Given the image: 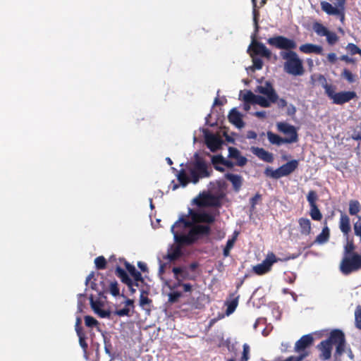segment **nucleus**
<instances>
[{
    "label": "nucleus",
    "mask_w": 361,
    "mask_h": 361,
    "mask_svg": "<svg viewBox=\"0 0 361 361\" xmlns=\"http://www.w3.org/2000/svg\"><path fill=\"white\" fill-rule=\"evenodd\" d=\"M225 177L232 183L233 189L236 192L240 190L243 183V178L240 176L233 173H226Z\"/></svg>",
    "instance_id": "393cba45"
},
{
    "label": "nucleus",
    "mask_w": 361,
    "mask_h": 361,
    "mask_svg": "<svg viewBox=\"0 0 361 361\" xmlns=\"http://www.w3.org/2000/svg\"><path fill=\"white\" fill-rule=\"evenodd\" d=\"M176 176L180 185L183 187H185L190 182H191V177H189L187 175L185 169L180 170Z\"/></svg>",
    "instance_id": "2f4dec72"
},
{
    "label": "nucleus",
    "mask_w": 361,
    "mask_h": 361,
    "mask_svg": "<svg viewBox=\"0 0 361 361\" xmlns=\"http://www.w3.org/2000/svg\"><path fill=\"white\" fill-rule=\"evenodd\" d=\"M251 152L261 160L267 163H272L274 161L273 154L265 150L264 148L258 147H252Z\"/></svg>",
    "instance_id": "2eb2a0df"
},
{
    "label": "nucleus",
    "mask_w": 361,
    "mask_h": 361,
    "mask_svg": "<svg viewBox=\"0 0 361 361\" xmlns=\"http://www.w3.org/2000/svg\"><path fill=\"white\" fill-rule=\"evenodd\" d=\"M94 264L96 268L99 270L105 269L106 267V260L103 256L96 257L94 259Z\"/></svg>",
    "instance_id": "c03bdc74"
},
{
    "label": "nucleus",
    "mask_w": 361,
    "mask_h": 361,
    "mask_svg": "<svg viewBox=\"0 0 361 361\" xmlns=\"http://www.w3.org/2000/svg\"><path fill=\"white\" fill-rule=\"evenodd\" d=\"M358 219V221L353 225V229L355 235L360 237L361 241V217L359 216Z\"/></svg>",
    "instance_id": "4d7b16f0"
},
{
    "label": "nucleus",
    "mask_w": 361,
    "mask_h": 361,
    "mask_svg": "<svg viewBox=\"0 0 361 361\" xmlns=\"http://www.w3.org/2000/svg\"><path fill=\"white\" fill-rule=\"evenodd\" d=\"M228 157L236 160L235 164L238 166H244L247 162V159L241 155L240 152L235 147H228Z\"/></svg>",
    "instance_id": "dca6fc26"
},
{
    "label": "nucleus",
    "mask_w": 361,
    "mask_h": 361,
    "mask_svg": "<svg viewBox=\"0 0 361 361\" xmlns=\"http://www.w3.org/2000/svg\"><path fill=\"white\" fill-rule=\"evenodd\" d=\"M197 204L200 207H216L221 206V199L219 197L207 194L200 197L197 201Z\"/></svg>",
    "instance_id": "ddd939ff"
},
{
    "label": "nucleus",
    "mask_w": 361,
    "mask_h": 361,
    "mask_svg": "<svg viewBox=\"0 0 361 361\" xmlns=\"http://www.w3.org/2000/svg\"><path fill=\"white\" fill-rule=\"evenodd\" d=\"M256 104H259L262 107H269L271 104H273L267 97H264L263 96L257 95L255 103Z\"/></svg>",
    "instance_id": "a19ab883"
},
{
    "label": "nucleus",
    "mask_w": 361,
    "mask_h": 361,
    "mask_svg": "<svg viewBox=\"0 0 361 361\" xmlns=\"http://www.w3.org/2000/svg\"><path fill=\"white\" fill-rule=\"evenodd\" d=\"M340 60L343 61L348 63H355V60L353 58H350L347 55H343L340 57Z\"/></svg>",
    "instance_id": "69168bd1"
},
{
    "label": "nucleus",
    "mask_w": 361,
    "mask_h": 361,
    "mask_svg": "<svg viewBox=\"0 0 361 361\" xmlns=\"http://www.w3.org/2000/svg\"><path fill=\"white\" fill-rule=\"evenodd\" d=\"M334 4V8H345L346 0H330Z\"/></svg>",
    "instance_id": "680f3d73"
},
{
    "label": "nucleus",
    "mask_w": 361,
    "mask_h": 361,
    "mask_svg": "<svg viewBox=\"0 0 361 361\" xmlns=\"http://www.w3.org/2000/svg\"><path fill=\"white\" fill-rule=\"evenodd\" d=\"M130 310L128 307H124L121 310H118L115 312V314L119 317L128 316L129 314Z\"/></svg>",
    "instance_id": "e2e57ef3"
},
{
    "label": "nucleus",
    "mask_w": 361,
    "mask_h": 361,
    "mask_svg": "<svg viewBox=\"0 0 361 361\" xmlns=\"http://www.w3.org/2000/svg\"><path fill=\"white\" fill-rule=\"evenodd\" d=\"M300 233L302 235H308L311 233V221L307 218H300L298 219Z\"/></svg>",
    "instance_id": "bb28decb"
},
{
    "label": "nucleus",
    "mask_w": 361,
    "mask_h": 361,
    "mask_svg": "<svg viewBox=\"0 0 361 361\" xmlns=\"http://www.w3.org/2000/svg\"><path fill=\"white\" fill-rule=\"evenodd\" d=\"M252 14H253V23H254V25H255V32L257 33L259 31V12L257 7H253Z\"/></svg>",
    "instance_id": "a18cd8bd"
},
{
    "label": "nucleus",
    "mask_w": 361,
    "mask_h": 361,
    "mask_svg": "<svg viewBox=\"0 0 361 361\" xmlns=\"http://www.w3.org/2000/svg\"><path fill=\"white\" fill-rule=\"evenodd\" d=\"M125 266H126L127 271L129 272V274L131 275V276L134 279V280H135L134 285H135V286H139L138 282H142V283L144 282V279L142 276L141 273L140 271H138L133 265L130 264L128 262H126Z\"/></svg>",
    "instance_id": "aec40b11"
},
{
    "label": "nucleus",
    "mask_w": 361,
    "mask_h": 361,
    "mask_svg": "<svg viewBox=\"0 0 361 361\" xmlns=\"http://www.w3.org/2000/svg\"><path fill=\"white\" fill-rule=\"evenodd\" d=\"M327 59L331 63H335L337 61V56L335 53H329L327 55Z\"/></svg>",
    "instance_id": "774afa93"
},
{
    "label": "nucleus",
    "mask_w": 361,
    "mask_h": 361,
    "mask_svg": "<svg viewBox=\"0 0 361 361\" xmlns=\"http://www.w3.org/2000/svg\"><path fill=\"white\" fill-rule=\"evenodd\" d=\"M236 240V238L234 236L231 239H228L226 242V245L224 249L223 255L224 257H227L230 255V250L233 248L235 241Z\"/></svg>",
    "instance_id": "37998d69"
},
{
    "label": "nucleus",
    "mask_w": 361,
    "mask_h": 361,
    "mask_svg": "<svg viewBox=\"0 0 361 361\" xmlns=\"http://www.w3.org/2000/svg\"><path fill=\"white\" fill-rule=\"evenodd\" d=\"M190 239L192 240V243H195L197 240L199 239L198 237L196 235L192 227H191L190 230L187 234Z\"/></svg>",
    "instance_id": "0e129e2a"
},
{
    "label": "nucleus",
    "mask_w": 361,
    "mask_h": 361,
    "mask_svg": "<svg viewBox=\"0 0 361 361\" xmlns=\"http://www.w3.org/2000/svg\"><path fill=\"white\" fill-rule=\"evenodd\" d=\"M172 271L176 280H179V279L185 280L189 277V273L185 267H175L173 268Z\"/></svg>",
    "instance_id": "c85d7f7f"
},
{
    "label": "nucleus",
    "mask_w": 361,
    "mask_h": 361,
    "mask_svg": "<svg viewBox=\"0 0 361 361\" xmlns=\"http://www.w3.org/2000/svg\"><path fill=\"white\" fill-rule=\"evenodd\" d=\"M236 293H237V290L233 293H231L229 295L230 300L227 301L226 302V305L227 306V309H226L227 315L232 314L235 311V310L236 309V307L238 305V300H239L240 296L237 295Z\"/></svg>",
    "instance_id": "5701e85b"
},
{
    "label": "nucleus",
    "mask_w": 361,
    "mask_h": 361,
    "mask_svg": "<svg viewBox=\"0 0 361 361\" xmlns=\"http://www.w3.org/2000/svg\"><path fill=\"white\" fill-rule=\"evenodd\" d=\"M84 319L87 327H94L99 325L98 321L92 316L87 315L84 317Z\"/></svg>",
    "instance_id": "8fccbe9b"
},
{
    "label": "nucleus",
    "mask_w": 361,
    "mask_h": 361,
    "mask_svg": "<svg viewBox=\"0 0 361 361\" xmlns=\"http://www.w3.org/2000/svg\"><path fill=\"white\" fill-rule=\"evenodd\" d=\"M187 170L191 177V182L194 184H197L202 178L209 177L212 172L209 170L205 160L197 153L194 155V161L187 166Z\"/></svg>",
    "instance_id": "7ed1b4c3"
},
{
    "label": "nucleus",
    "mask_w": 361,
    "mask_h": 361,
    "mask_svg": "<svg viewBox=\"0 0 361 361\" xmlns=\"http://www.w3.org/2000/svg\"><path fill=\"white\" fill-rule=\"evenodd\" d=\"M361 210V204L358 200H352L349 202V214L357 215Z\"/></svg>",
    "instance_id": "c9c22d12"
},
{
    "label": "nucleus",
    "mask_w": 361,
    "mask_h": 361,
    "mask_svg": "<svg viewBox=\"0 0 361 361\" xmlns=\"http://www.w3.org/2000/svg\"><path fill=\"white\" fill-rule=\"evenodd\" d=\"M260 199H261V195L259 193H257L254 197H252L250 200V202L252 207H254L255 206V204H257V201Z\"/></svg>",
    "instance_id": "338daca9"
},
{
    "label": "nucleus",
    "mask_w": 361,
    "mask_h": 361,
    "mask_svg": "<svg viewBox=\"0 0 361 361\" xmlns=\"http://www.w3.org/2000/svg\"><path fill=\"white\" fill-rule=\"evenodd\" d=\"M116 275L121 279L122 283L130 288L131 285H134V282L129 277L126 271L120 267H117L115 270Z\"/></svg>",
    "instance_id": "b1692460"
},
{
    "label": "nucleus",
    "mask_w": 361,
    "mask_h": 361,
    "mask_svg": "<svg viewBox=\"0 0 361 361\" xmlns=\"http://www.w3.org/2000/svg\"><path fill=\"white\" fill-rule=\"evenodd\" d=\"M298 164L299 163L298 160L293 159L283 164L276 170H273L271 168L267 167L265 169L264 173L267 176L275 179H279L281 177L287 176L292 173L298 168Z\"/></svg>",
    "instance_id": "423d86ee"
},
{
    "label": "nucleus",
    "mask_w": 361,
    "mask_h": 361,
    "mask_svg": "<svg viewBox=\"0 0 361 361\" xmlns=\"http://www.w3.org/2000/svg\"><path fill=\"white\" fill-rule=\"evenodd\" d=\"M312 28L314 31L317 33V35L320 37H324L328 35V32L329 31L327 27L323 25L322 23L319 22H315L313 23Z\"/></svg>",
    "instance_id": "f704fd0d"
},
{
    "label": "nucleus",
    "mask_w": 361,
    "mask_h": 361,
    "mask_svg": "<svg viewBox=\"0 0 361 361\" xmlns=\"http://www.w3.org/2000/svg\"><path fill=\"white\" fill-rule=\"evenodd\" d=\"M339 228L341 232L348 235L351 230L350 218L346 214H341L339 222Z\"/></svg>",
    "instance_id": "a878e982"
},
{
    "label": "nucleus",
    "mask_w": 361,
    "mask_h": 361,
    "mask_svg": "<svg viewBox=\"0 0 361 361\" xmlns=\"http://www.w3.org/2000/svg\"><path fill=\"white\" fill-rule=\"evenodd\" d=\"M314 342V338L312 334L302 336L295 344V350L300 352L310 347Z\"/></svg>",
    "instance_id": "f3484780"
},
{
    "label": "nucleus",
    "mask_w": 361,
    "mask_h": 361,
    "mask_svg": "<svg viewBox=\"0 0 361 361\" xmlns=\"http://www.w3.org/2000/svg\"><path fill=\"white\" fill-rule=\"evenodd\" d=\"M310 214L314 221H320L322 219V214L317 206L310 207Z\"/></svg>",
    "instance_id": "79ce46f5"
},
{
    "label": "nucleus",
    "mask_w": 361,
    "mask_h": 361,
    "mask_svg": "<svg viewBox=\"0 0 361 361\" xmlns=\"http://www.w3.org/2000/svg\"><path fill=\"white\" fill-rule=\"evenodd\" d=\"M307 200L309 202L310 207H316L317 201L318 200V195L314 190H310L307 195Z\"/></svg>",
    "instance_id": "ea45409f"
},
{
    "label": "nucleus",
    "mask_w": 361,
    "mask_h": 361,
    "mask_svg": "<svg viewBox=\"0 0 361 361\" xmlns=\"http://www.w3.org/2000/svg\"><path fill=\"white\" fill-rule=\"evenodd\" d=\"M345 49L351 55L360 54L361 56V49L353 43H348Z\"/></svg>",
    "instance_id": "49530a36"
},
{
    "label": "nucleus",
    "mask_w": 361,
    "mask_h": 361,
    "mask_svg": "<svg viewBox=\"0 0 361 361\" xmlns=\"http://www.w3.org/2000/svg\"><path fill=\"white\" fill-rule=\"evenodd\" d=\"M256 35L257 33L255 32L251 36L252 43L249 47V49H251L250 54L270 59L271 56V51L268 49L263 43L256 40Z\"/></svg>",
    "instance_id": "9d476101"
},
{
    "label": "nucleus",
    "mask_w": 361,
    "mask_h": 361,
    "mask_svg": "<svg viewBox=\"0 0 361 361\" xmlns=\"http://www.w3.org/2000/svg\"><path fill=\"white\" fill-rule=\"evenodd\" d=\"M322 10L329 16H338L340 20L343 23L345 20V8H334V6L329 2L322 1L320 3Z\"/></svg>",
    "instance_id": "f8f14e48"
},
{
    "label": "nucleus",
    "mask_w": 361,
    "mask_h": 361,
    "mask_svg": "<svg viewBox=\"0 0 361 361\" xmlns=\"http://www.w3.org/2000/svg\"><path fill=\"white\" fill-rule=\"evenodd\" d=\"M242 94L243 91H240V96H242L244 102L252 104L255 103L257 95L254 94L252 91L246 90L243 94Z\"/></svg>",
    "instance_id": "e433bc0d"
},
{
    "label": "nucleus",
    "mask_w": 361,
    "mask_h": 361,
    "mask_svg": "<svg viewBox=\"0 0 361 361\" xmlns=\"http://www.w3.org/2000/svg\"><path fill=\"white\" fill-rule=\"evenodd\" d=\"M333 345H336L335 356L342 355L345 352V337L341 330H332L329 337L318 344L317 348L321 352L319 358L322 360H328L331 358Z\"/></svg>",
    "instance_id": "f03ea898"
},
{
    "label": "nucleus",
    "mask_w": 361,
    "mask_h": 361,
    "mask_svg": "<svg viewBox=\"0 0 361 361\" xmlns=\"http://www.w3.org/2000/svg\"><path fill=\"white\" fill-rule=\"evenodd\" d=\"M341 76L350 83H353L355 81V75L347 68L343 69L341 73Z\"/></svg>",
    "instance_id": "09e8293b"
},
{
    "label": "nucleus",
    "mask_w": 361,
    "mask_h": 361,
    "mask_svg": "<svg viewBox=\"0 0 361 361\" xmlns=\"http://www.w3.org/2000/svg\"><path fill=\"white\" fill-rule=\"evenodd\" d=\"M325 37H326V41L330 45L335 44L338 40V37L337 35L335 32L331 31H329L328 35Z\"/></svg>",
    "instance_id": "864d4df0"
},
{
    "label": "nucleus",
    "mask_w": 361,
    "mask_h": 361,
    "mask_svg": "<svg viewBox=\"0 0 361 361\" xmlns=\"http://www.w3.org/2000/svg\"><path fill=\"white\" fill-rule=\"evenodd\" d=\"M284 279L286 282L293 284L296 279V275L292 272L285 273Z\"/></svg>",
    "instance_id": "bf43d9fd"
},
{
    "label": "nucleus",
    "mask_w": 361,
    "mask_h": 361,
    "mask_svg": "<svg viewBox=\"0 0 361 361\" xmlns=\"http://www.w3.org/2000/svg\"><path fill=\"white\" fill-rule=\"evenodd\" d=\"M329 237H330V230L326 225V222L325 221V226L322 228L321 233H319L317 236V238L315 239V242L319 244L325 243L326 242H327L329 240Z\"/></svg>",
    "instance_id": "c756f323"
},
{
    "label": "nucleus",
    "mask_w": 361,
    "mask_h": 361,
    "mask_svg": "<svg viewBox=\"0 0 361 361\" xmlns=\"http://www.w3.org/2000/svg\"><path fill=\"white\" fill-rule=\"evenodd\" d=\"M356 247L354 244L353 240H347L345 245L343 247V256L359 254L355 251Z\"/></svg>",
    "instance_id": "473e14b6"
},
{
    "label": "nucleus",
    "mask_w": 361,
    "mask_h": 361,
    "mask_svg": "<svg viewBox=\"0 0 361 361\" xmlns=\"http://www.w3.org/2000/svg\"><path fill=\"white\" fill-rule=\"evenodd\" d=\"M90 304L92 308L94 310V311L99 314V316L102 318H106L110 317V312L106 311L104 310H101L97 303L94 301L93 297H90Z\"/></svg>",
    "instance_id": "72a5a7b5"
},
{
    "label": "nucleus",
    "mask_w": 361,
    "mask_h": 361,
    "mask_svg": "<svg viewBox=\"0 0 361 361\" xmlns=\"http://www.w3.org/2000/svg\"><path fill=\"white\" fill-rule=\"evenodd\" d=\"M255 92L265 95L272 103H276L278 100V94L269 81H266L264 85H258Z\"/></svg>",
    "instance_id": "9b49d317"
},
{
    "label": "nucleus",
    "mask_w": 361,
    "mask_h": 361,
    "mask_svg": "<svg viewBox=\"0 0 361 361\" xmlns=\"http://www.w3.org/2000/svg\"><path fill=\"white\" fill-rule=\"evenodd\" d=\"M79 338V344L82 349L83 350L84 353H87L88 349V344L86 342V336L85 333H81L80 334H77Z\"/></svg>",
    "instance_id": "de8ad7c7"
},
{
    "label": "nucleus",
    "mask_w": 361,
    "mask_h": 361,
    "mask_svg": "<svg viewBox=\"0 0 361 361\" xmlns=\"http://www.w3.org/2000/svg\"><path fill=\"white\" fill-rule=\"evenodd\" d=\"M278 259L273 253H269L261 264H258L253 267L252 270L257 275H263L271 270L274 263L276 262Z\"/></svg>",
    "instance_id": "1a4fd4ad"
},
{
    "label": "nucleus",
    "mask_w": 361,
    "mask_h": 361,
    "mask_svg": "<svg viewBox=\"0 0 361 361\" xmlns=\"http://www.w3.org/2000/svg\"><path fill=\"white\" fill-rule=\"evenodd\" d=\"M192 219L199 223L212 224L215 221L214 215L203 212L192 214Z\"/></svg>",
    "instance_id": "a211bd4d"
},
{
    "label": "nucleus",
    "mask_w": 361,
    "mask_h": 361,
    "mask_svg": "<svg viewBox=\"0 0 361 361\" xmlns=\"http://www.w3.org/2000/svg\"><path fill=\"white\" fill-rule=\"evenodd\" d=\"M228 118L230 123L240 128L245 123L242 119V116L236 109H232L228 114Z\"/></svg>",
    "instance_id": "6ab92c4d"
},
{
    "label": "nucleus",
    "mask_w": 361,
    "mask_h": 361,
    "mask_svg": "<svg viewBox=\"0 0 361 361\" xmlns=\"http://www.w3.org/2000/svg\"><path fill=\"white\" fill-rule=\"evenodd\" d=\"M180 223H183L184 227L192 226V223L190 221L185 219L184 217L180 218L171 227V232L173 233L176 243L180 247L194 244L192 240L190 239L187 234H179L178 232L175 231V228L177 227Z\"/></svg>",
    "instance_id": "6e6552de"
},
{
    "label": "nucleus",
    "mask_w": 361,
    "mask_h": 361,
    "mask_svg": "<svg viewBox=\"0 0 361 361\" xmlns=\"http://www.w3.org/2000/svg\"><path fill=\"white\" fill-rule=\"evenodd\" d=\"M299 50L305 54L314 53L317 54H322L323 49L321 46L313 44H304L299 47Z\"/></svg>",
    "instance_id": "4be33fe9"
},
{
    "label": "nucleus",
    "mask_w": 361,
    "mask_h": 361,
    "mask_svg": "<svg viewBox=\"0 0 361 361\" xmlns=\"http://www.w3.org/2000/svg\"><path fill=\"white\" fill-rule=\"evenodd\" d=\"M250 56L252 57L254 68L257 70L262 69L263 66V61L259 57L254 56L252 54H250Z\"/></svg>",
    "instance_id": "5fc2aeb1"
},
{
    "label": "nucleus",
    "mask_w": 361,
    "mask_h": 361,
    "mask_svg": "<svg viewBox=\"0 0 361 361\" xmlns=\"http://www.w3.org/2000/svg\"><path fill=\"white\" fill-rule=\"evenodd\" d=\"M243 355L241 356V358L240 361H247L249 360V354H250V346L245 343L243 346Z\"/></svg>",
    "instance_id": "13d9d810"
},
{
    "label": "nucleus",
    "mask_w": 361,
    "mask_h": 361,
    "mask_svg": "<svg viewBox=\"0 0 361 361\" xmlns=\"http://www.w3.org/2000/svg\"><path fill=\"white\" fill-rule=\"evenodd\" d=\"M148 291L142 290L140 296V305L145 310H149V308L146 309V305H149L152 300L147 297Z\"/></svg>",
    "instance_id": "4c0bfd02"
},
{
    "label": "nucleus",
    "mask_w": 361,
    "mask_h": 361,
    "mask_svg": "<svg viewBox=\"0 0 361 361\" xmlns=\"http://www.w3.org/2000/svg\"><path fill=\"white\" fill-rule=\"evenodd\" d=\"M182 255L181 247L178 244L172 246L169 250L166 256L164 257V259H168L170 262H174L180 258Z\"/></svg>",
    "instance_id": "412c9836"
},
{
    "label": "nucleus",
    "mask_w": 361,
    "mask_h": 361,
    "mask_svg": "<svg viewBox=\"0 0 361 361\" xmlns=\"http://www.w3.org/2000/svg\"><path fill=\"white\" fill-rule=\"evenodd\" d=\"M341 272L348 276L361 269V254L343 256L339 264Z\"/></svg>",
    "instance_id": "39448f33"
},
{
    "label": "nucleus",
    "mask_w": 361,
    "mask_h": 361,
    "mask_svg": "<svg viewBox=\"0 0 361 361\" xmlns=\"http://www.w3.org/2000/svg\"><path fill=\"white\" fill-rule=\"evenodd\" d=\"M75 329L77 334L84 333V331L81 326V319L80 317H77L76 319Z\"/></svg>",
    "instance_id": "052dcab7"
},
{
    "label": "nucleus",
    "mask_w": 361,
    "mask_h": 361,
    "mask_svg": "<svg viewBox=\"0 0 361 361\" xmlns=\"http://www.w3.org/2000/svg\"><path fill=\"white\" fill-rule=\"evenodd\" d=\"M278 131L286 135L283 137L286 144L295 143L298 141V134L296 128L286 122H278L276 123Z\"/></svg>",
    "instance_id": "0eeeda50"
},
{
    "label": "nucleus",
    "mask_w": 361,
    "mask_h": 361,
    "mask_svg": "<svg viewBox=\"0 0 361 361\" xmlns=\"http://www.w3.org/2000/svg\"><path fill=\"white\" fill-rule=\"evenodd\" d=\"M267 135L269 142L272 145L280 146L282 144L286 143V140H285L283 137L274 133L271 131H268L267 133Z\"/></svg>",
    "instance_id": "7c9ffc66"
},
{
    "label": "nucleus",
    "mask_w": 361,
    "mask_h": 361,
    "mask_svg": "<svg viewBox=\"0 0 361 361\" xmlns=\"http://www.w3.org/2000/svg\"><path fill=\"white\" fill-rule=\"evenodd\" d=\"M355 326L361 330V305L357 307L355 312Z\"/></svg>",
    "instance_id": "3c124183"
},
{
    "label": "nucleus",
    "mask_w": 361,
    "mask_h": 361,
    "mask_svg": "<svg viewBox=\"0 0 361 361\" xmlns=\"http://www.w3.org/2000/svg\"><path fill=\"white\" fill-rule=\"evenodd\" d=\"M319 78L324 81L322 86L325 90V93L327 97L332 100L333 104L336 105H343L349 102L350 100L357 98V94L354 91H341L339 92H335L336 87L332 85L328 84L324 75H320Z\"/></svg>",
    "instance_id": "20e7f679"
},
{
    "label": "nucleus",
    "mask_w": 361,
    "mask_h": 361,
    "mask_svg": "<svg viewBox=\"0 0 361 361\" xmlns=\"http://www.w3.org/2000/svg\"><path fill=\"white\" fill-rule=\"evenodd\" d=\"M192 227L198 238H200V236H208L211 233V228L208 225L197 224Z\"/></svg>",
    "instance_id": "cd10ccee"
},
{
    "label": "nucleus",
    "mask_w": 361,
    "mask_h": 361,
    "mask_svg": "<svg viewBox=\"0 0 361 361\" xmlns=\"http://www.w3.org/2000/svg\"><path fill=\"white\" fill-rule=\"evenodd\" d=\"M205 143L211 152H215L221 147L223 141L216 135L208 134L205 136Z\"/></svg>",
    "instance_id": "4468645a"
},
{
    "label": "nucleus",
    "mask_w": 361,
    "mask_h": 361,
    "mask_svg": "<svg viewBox=\"0 0 361 361\" xmlns=\"http://www.w3.org/2000/svg\"><path fill=\"white\" fill-rule=\"evenodd\" d=\"M109 291L113 296L116 297L119 295L120 290L118 286V283L116 281L111 282L109 286Z\"/></svg>",
    "instance_id": "6e6d98bb"
},
{
    "label": "nucleus",
    "mask_w": 361,
    "mask_h": 361,
    "mask_svg": "<svg viewBox=\"0 0 361 361\" xmlns=\"http://www.w3.org/2000/svg\"><path fill=\"white\" fill-rule=\"evenodd\" d=\"M182 297L181 292L173 291L169 293V302L170 303H176Z\"/></svg>",
    "instance_id": "603ef678"
},
{
    "label": "nucleus",
    "mask_w": 361,
    "mask_h": 361,
    "mask_svg": "<svg viewBox=\"0 0 361 361\" xmlns=\"http://www.w3.org/2000/svg\"><path fill=\"white\" fill-rule=\"evenodd\" d=\"M224 158L221 155H214L212 158V163L214 165V169L220 172H224V169L219 166V164L223 165Z\"/></svg>",
    "instance_id": "58836bf2"
},
{
    "label": "nucleus",
    "mask_w": 361,
    "mask_h": 361,
    "mask_svg": "<svg viewBox=\"0 0 361 361\" xmlns=\"http://www.w3.org/2000/svg\"><path fill=\"white\" fill-rule=\"evenodd\" d=\"M267 43L279 49H282L280 56L285 60L284 70L290 75L298 76L305 73L303 62L293 50L297 48V43L293 39L282 35H277L267 39Z\"/></svg>",
    "instance_id": "f257e3e1"
}]
</instances>
